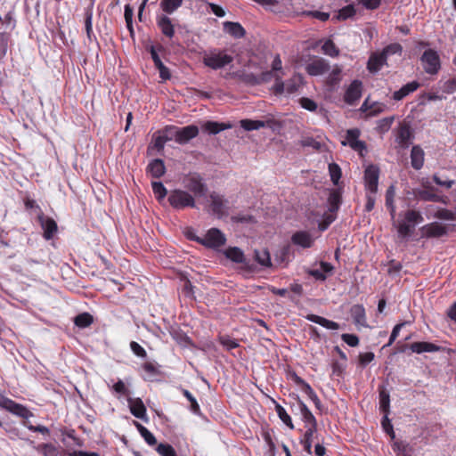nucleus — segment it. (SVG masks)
Returning <instances> with one entry per match:
<instances>
[{"label": "nucleus", "instance_id": "nucleus-1", "mask_svg": "<svg viewBox=\"0 0 456 456\" xmlns=\"http://www.w3.org/2000/svg\"><path fill=\"white\" fill-rule=\"evenodd\" d=\"M169 204L176 209H182L185 208H194L195 200L188 191L183 190H173L168 195Z\"/></svg>", "mask_w": 456, "mask_h": 456}, {"label": "nucleus", "instance_id": "nucleus-2", "mask_svg": "<svg viewBox=\"0 0 456 456\" xmlns=\"http://www.w3.org/2000/svg\"><path fill=\"white\" fill-rule=\"evenodd\" d=\"M232 61V56L223 51H212L209 53H206L203 57L204 64L213 69H222Z\"/></svg>", "mask_w": 456, "mask_h": 456}, {"label": "nucleus", "instance_id": "nucleus-3", "mask_svg": "<svg viewBox=\"0 0 456 456\" xmlns=\"http://www.w3.org/2000/svg\"><path fill=\"white\" fill-rule=\"evenodd\" d=\"M167 131L171 132L175 141L180 144L187 143L199 134V128L194 125L184 127L167 126Z\"/></svg>", "mask_w": 456, "mask_h": 456}, {"label": "nucleus", "instance_id": "nucleus-4", "mask_svg": "<svg viewBox=\"0 0 456 456\" xmlns=\"http://www.w3.org/2000/svg\"><path fill=\"white\" fill-rule=\"evenodd\" d=\"M420 61L426 73L429 75L437 74L440 68V58L433 49L426 50L420 57Z\"/></svg>", "mask_w": 456, "mask_h": 456}, {"label": "nucleus", "instance_id": "nucleus-5", "mask_svg": "<svg viewBox=\"0 0 456 456\" xmlns=\"http://www.w3.org/2000/svg\"><path fill=\"white\" fill-rule=\"evenodd\" d=\"M201 244L209 248H218L224 244V235L216 228L210 229L203 238H195Z\"/></svg>", "mask_w": 456, "mask_h": 456}, {"label": "nucleus", "instance_id": "nucleus-6", "mask_svg": "<svg viewBox=\"0 0 456 456\" xmlns=\"http://www.w3.org/2000/svg\"><path fill=\"white\" fill-rule=\"evenodd\" d=\"M379 177V169L377 166L370 165L364 171V183L367 191L377 193Z\"/></svg>", "mask_w": 456, "mask_h": 456}, {"label": "nucleus", "instance_id": "nucleus-7", "mask_svg": "<svg viewBox=\"0 0 456 456\" xmlns=\"http://www.w3.org/2000/svg\"><path fill=\"white\" fill-rule=\"evenodd\" d=\"M362 84L359 80H354L347 87L344 100L349 105H354L362 96Z\"/></svg>", "mask_w": 456, "mask_h": 456}, {"label": "nucleus", "instance_id": "nucleus-8", "mask_svg": "<svg viewBox=\"0 0 456 456\" xmlns=\"http://www.w3.org/2000/svg\"><path fill=\"white\" fill-rule=\"evenodd\" d=\"M209 198L213 214L222 217L227 211V200L222 195L216 192H212Z\"/></svg>", "mask_w": 456, "mask_h": 456}, {"label": "nucleus", "instance_id": "nucleus-9", "mask_svg": "<svg viewBox=\"0 0 456 456\" xmlns=\"http://www.w3.org/2000/svg\"><path fill=\"white\" fill-rule=\"evenodd\" d=\"M131 413L137 419L147 421L146 407L141 398H127Z\"/></svg>", "mask_w": 456, "mask_h": 456}, {"label": "nucleus", "instance_id": "nucleus-10", "mask_svg": "<svg viewBox=\"0 0 456 456\" xmlns=\"http://www.w3.org/2000/svg\"><path fill=\"white\" fill-rule=\"evenodd\" d=\"M186 187L195 196L202 197L206 195L207 186L199 175L190 176L187 180Z\"/></svg>", "mask_w": 456, "mask_h": 456}, {"label": "nucleus", "instance_id": "nucleus-11", "mask_svg": "<svg viewBox=\"0 0 456 456\" xmlns=\"http://www.w3.org/2000/svg\"><path fill=\"white\" fill-rule=\"evenodd\" d=\"M422 236L427 238H439L446 234V227L439 223H431L421 227Z\"/></svg>", "mask_w": 456, "mask_h": 456}, {"label": "nucleus", "instance_id": "nucleus-12", "mask_svg": "<svg viewBox=\"0 0 456 456\" xmlns=\"http://www.w3.org/2000/svg\"><path fill=\"white\" fill-rule=\"evenodd\" d=\"M37 216L40 225L44 231V237L46 240L52 239L57 232L56 222L53 219L44 216V214H38Z\"/></svg>", "mask_w": 456, "mask_h": 456}, {"label": "nucleus", "instance_id": "nucleus-13", "mask_svg": "<svg viewBox=\"0 0 456 456\" xmlns=\"http://www.w3.org/2000/svg\"><path fill=\"white\" fill-rule=\"evenodd\" d=\"M277 74L284 76L282 62L279 55H275L274 59L273 60L272 69L262 72L260 74L259 79L262 82H269L273 79V76H276Z\"/></svg>", "mask_w": 456, "mask_h": 456}, {"label": "nucleus", "instance_id": "nucleus-14", "mask_svg": "<svg viewBox=\"0 0 456 456\" xmlns=\"http://www.w3.org/2000/svg\"><path fill=\"white\" fill-rule=\"evenodd\" d=\"M330 69L326 60L319 58L315 59L306 66V71L311 76H320L326 73Z\"/></svg>", "mask_w": 456, "mask_h": 456}, {"label": "nucleus", "instance_id": "nucleus-15", "mask_svg": "<svg viewBox=\"0 0 456 456\" xmlns=\"http://www.w3.org/2000/svg\"><path fill=\"white\" fill-rule=\"evenodd\" d=\"M291 241L303 248H309L314 243V238L308 232L299 231L292 235Z\"/></svg>", "mask_w": 456, "mask_h": 456}, {"label": "nucleus", "instance_id": "nucleus-16", "mask_svg": "<svg viewBox=\"0 0 456 456\" xmlns=\"http://www.w3.org/2000/svg\"><path fill=\"white\" fill-rule=\"evenodd\" d=\"M354 322L358 327H367L365 309L362 305H354L350 309Z\"/></svg>", "mask_w": 456, "mask_h": 456}, {"label": "nucleus", "instance_id": "nucleus-17", "mask_svg": "<svg viewBox=\"0 0 456 456\" xmlns=\"http://www.w3.org/2000/svg\"><path fill=\"white\" fill-rule=\"evenodd\" d=\"M385 64H387V59L383 53H374L368 61L367 68L370 72L376 73L379 71Z\"/></svg>", "mask_w": 456, "mask_h": 456}, {"label": "nucleus", "instance_id": "nucleus-18", "mask_svg": "<svg viewBox=\"0 0 456 456\" xmlns=\"http://www.w3.org/2000/svg\"><path fill=\"white\" fill-rule=\"evenodd\" d=\"M333 271V265L327 262H321L320 266L310 271V275L318 281H325Z\"/></svg>", "mask_w": 456, "mask_h": 456}, {"label": "nucleus", "instance_id": "nucleus-19", "mask_svg": "<svg viewBox=\"0 0 456 456\" xmlns=\"http://www.w3.org/2000/svg\"><path fill=\"white\" fill-rule=\"evenodd\" d=\"M305 319L308 320L309 322L317 323L328 330H336L340 328V326L338 322L328 320L324 317H322V316H319L316 314H307L305 316Z\"/></svg>", "mask_w": 456, "mask_h": 456}, {"label": "nucleus", "instance_id": "nucleus-20", "mask_svg": "<svg viewBox=\"0 0 456 456\" xmlns=\"http://www.w3.org/2000/svg\"><path fill=\"white\" fill-rule=\"evenodd\" d=\"M412 134L407 125L401 126L399 128L396 142L402 148H407L411 144Z\"/></svg>", "mask_w": 456, "mask_h": 456}, {"label": "nucleus", "instance_id": "nucleus-21", "mask_svg": "<svg viewBox=\"0 0 456 456\" xmlns=\"http://www.w3.org/2000/svg\"><path fill=\"white\" fill-rule=\"evenodd\" d=\"M411 350L416 354L433 353L439 351L440 347L430 342H414L410 346Z\"/></svg>", "mask_w": 456, "mask_h": 456}, {"label": "nucleus", "instance_id": "nucleus-22", "mask_svg": "<svg viewBox=\"0 0 456 456\" xmlns=\"http://www.w3.org/2000/svg\"><path fill=\"white\" fill-rule=\"evenodd\" d=\"M157 24L166 37L170 38L173 37L175 29L170 18L166 15L159 16L157 19Z\"/></svg>", "mask_w": 456, "mask_h": 456}, {"label": "nucleus", "instance_id": "nucleus-23", "mask_svg": "<svg viewBox=\"0 0 456 456\" xmlns=\"http://www.w3.org/2000/svg\"><path fill=\"white\" fill-rule=\"evenodd\" d=\"M419 87V84L417 81H411L404 85L402 88L395 91L393 94V99L395 101H401L411 93H413Z\"/></svg>", "mask_w": 456, "mask_h": 456}, {"label": "nucleus", "instance_id": "nucleus-24", "mask_svg": "<svg viewBox=\"0 0 456 456\" xmlns=\"http://www.w3.org/2000/svg\"><path fill=\"white\" fill-rule=\"evenodd\" d=\"M223 26L224 30L235 38H241L245 35V29L238 22L225 21Z\"/></svg>", "mask_w": 456, "mask_h": 456}, {"label": "nucleus", "instance_id": "nucleus-25", "mask_svg": "<svg viewBox=\"0 0 456 456\" xmlns=\"http://www.w3.org/2000/svg\"><path fill=\"white\" fill-rule=\"evenodd\" d=\"M411 162L414 169L419 170L423 167L424 164V151L423 150L415 145L412 147L411 151Z\"/></svg>", "mask_w": 456, "mask_h": 456}, {"label": "nucleus", "instance_id": "nucleus-26", "mask_svg": "<svg viewBox=\"0 0 456 456\" xmlns=\"http://www.w3.org/2000/svg\"><path fill=\"white\" fill-rule=\"evenodd\" d=\"M231 124L219 123L216 121H207L203 124L202 129L209 134H216L221 131L232 128Z\"/></svg>", "mask_w": 456, "mask_h": 456}, {"label": "nucleus", "instance_id": "nucleus-27", "mask_svg": "<svg viewBox=\"0 0 456 456\" xmlns=\"http://www.w3.org/2000/svg\"><path fill=\"white\" fill-rule=\"evenodd\" d=\"M148 172L155 178H160L166 172L165 164L162 159H156L148 165Z\"/></svg>", "mask_w": 456, "mask_h": 456}, {"label": "nucleus", "instance_id": "nucleus-28", "mask_svg": "<svg viewBox=\"0 0 456 456\" xmlns=\"http://www.w3.org/2000/svg\"><path fill=\"white\" fill-rule=\"evenodd\" d=\"M300 413L302 415V419L305 424V428H317V423L314 416L307 408V406L302 402L299 403Z\"/></svg>", "mask_w": 456, "mask_h": 456}, {"label": "nucleus", "instance_id": "nucleus-29", "mask_svg": "<svg viewBox=\"0 0 456 456\" xmlns=\"http://www.w3.org/2000/svg\"><path fill=\"white\" fill-rule=\"evenodd\" d=\"M305 432L304 434L303 438L300 440L301 444L303 445V448L305 452L311 455L312 454V443L314 439V435L317 430V428H305Z\"/></svg>", "mask_w": 456, "mask_h": 456}, {"label": "nucleus", "instance_id": "nucleus-30", "mask_svg": "<svg viewBox=\"0 0 456 456\" xmlns=\"http://www.w3.org/2000/svg\"><path fill=\"white\" fill-rule=\"evenodd\" d=\"M240 126L247 131L257 130L261 127L271 126V121L242 119L240 120Z\"/></svg>", "mask_w": 456, "mask_h": 456}, {"label": "nucleus", "instance_id": "nucleus-31", "mask_svg": "<svg viewBox=\"0 0 456 456\" xmlns=\"http://www.w3.org/2000/svg\"><path fill=\"white\" fill-rule=\"evenodd\" d=\"M224 255L227 258L235 263L242 264L245 263L246 260L242 250L237 247L228 248L224 251Z\"/></svg>", "mask_w": 456, "mask_h": 456}, {"label": "nucleus", "instance_id": "nucleus-32", "mask_svg": "<svg viewBox=\"0 0 456 456\" xmlns=\"http://www.w3.org/2000/svg\"><path fill=\"white\" fill-rule=\"evenodd\" d=\"M173 139V134L171 132H167L166 128L162 134H159L154 136V146L158 150H163L166 142Z\"/></svg>", "mask_w": 456, "mask_h": 456}, {"label": "nucleus", "instance_id": "nucleus-33", "mask_svg": "<svg viewBox=\"0 0 456 456\" xmlns=\"http://www.w3.org/2000/svg\"><path fill=\"white\" fill-rule=\"evenodd\" d=\"M395 195V190L393 185L389 186L386 192V206L390 211V215L392 218H395V207L394 205V199Z\"/></svg>", "mask_w": 456, "mask_h": 456}, {"label": "nucleus", "instance_id": "nucleus-34", "mask_svg": "<svg viewBox=\"0 0 456 456\" xmlns=\"http://www.w3.org/2000/svg\"><path fill=\"white\" fill-rule=\"evenodd\" d=\"M414 226L408 223L405 219L400 221L397 224V232L400 237L408 238L411 235Z\"/></svg>", "mask_w": 456, "mask_h": 456}, {"label": "nucleus", "instance_id": "nucleus-35", "mask_svg": "<svg viewBox=\"0 0 456 456\" xmlns=\"http://www.w3.org/2000/svg\"><path fill=\"white\" fill-rule=\"evenodd\" d=\"M8 411L23 419H29L33 415L26 407L15 402L12 403Z\"/></svg>", "mask_w": 456, "mask_h": 456}, {"label": "nucleus", "instance_id": "nucleus-36", "mask_svg": "<svg viewBox=\"0 0 456 456\" xmlns=\"http://www.w3.org/2000/svg\"><path fill=\"white\" fill-rule=\"evenodd\" d=\"M8 411L23 419H29L33 415L26 407L15 402L12 403Z\"/></svg>", "mask_w": 456, "mask_h": 456}, {"label": "nucleus", "instance_id": "nucleus-37", "mask_svg": "<svg viewBox=\"0 0 456 456\" xmlns=\"http://www.w3.org/2000/svg\"><path fill=\"white\" fill-rule=\"evenodd\" d=\"M356 11L354 4H348L343 8H341L338 14L334 17L338 20H345L353 17L355 14Z\"/></svg>", "mask_w": 456, "mask_h": 456}, {"label": "nucleus", "instance_id": "nucleus-38", "mask_svg": "<svg viewBox=\"0 0 456 456\" xmlns=\"http://www.w3.org/2000/svg\"><path fill=\"white\" fill-rule=\"evenodd\" d=\"M182 4L183 0H162L160 5L165 12L171 14L179 8Z\"/></svg>", "mask_w": 456, "mask_h": 456}, {"label": "nucleus", "instance_id": "nucleus-39", "mask_svg": "<svg viewBox=\"0 0 456 456\" xmlns=\"http://www.w3.org/2000/svg\"><path fill=\"white\" fill-rule=\"evenodd\" d=\"M255 258L262 266L269 267L272 265L270 254L266 249L255 250Z\"/></svg>", "mask_w": 456, "mask_h": 456}, {"label": "nucleus", "instance_id": "nucleus-40", "mask_svg": "<svg viewBox=\"0 0 456 456\" xmlns=\"http://www.w3.org/2000/svg\"><path fill=\"white\" fill-rule=\"evenodd\" d=\"M151 187L156 199L161 202L167 194V190L161 182H152Z\"/></svg>", "mask_w": 456, "mask_h": 456}, {"label": "nucleus", "instance_id": "nucleus-41", "mask_svg": "<svg viewBox=\"0 0 456 456\" xmlns=\"http://www.w3.org/2000/svg\"><path fill=\"white\" fill-rule=\"evenodd\" d=\"M389 408H390L389 394L385 389H382L379 391V409L384 414H386V413H389Z\"/></svg>", "mask_w": 456, "mask_h": 456}, {"label": "nucleus", "instance_id": "nucleus-42", "mask_svg": "<svg viewBox=\"0 0 456 456\" xmlns=\"http://www.w3.org/2000/svg\"><path fill=\"white\" fill-rule=\"evenodd\" d=\"M275 411L281 420L288 426L290 429L294 428L290 416L287 413L286 410L280 404H276Z\"/></svg>", "mask_w": 456, "mask_h": 456}, {"label": "nucleus", "instance_id": "nucleus-43", "mask_svg": "<svg viewBox=\"0 0 456 456\" xmlns=\"http://www.w3.org/2000/svg\"><path fill=\"white\" fill-rule=\"evenodd\" d=\"M408 223L415 227L416 224L423 222L421 214L415 210H409L404 214V218Z\"/></svg>", "mask_w": 456, "mask_h": 456}, {"label": "nucleus", "instance_id": "nucleus-44", "mask_svg": "<svg viewBox=\"0 0 456 456\" xmlns=\"http://www.w3.org/2000/svg\"><path fill=\"white\" fill-rule=\"evenodd\" d=\"M417 197L420 200H428V201H435V202L441 201L440 196H438L437 194H436L435 192H433L432 191L428 190V189L419 191L417 192Z\"/></svg>", "mask_w": 456, "mask_h": 456}, {"label": "nucleus", "instance_id": "nucleus-45", "mask_svg": "<svg viewBox=\"0 0 456 456\" xmlns=\"http://www.w3.org/2000/svg\"><path fill=\"white\" fill-rule=\"evenodd\" d=\"M37 451L44 456H58L59 451L57 447L52 444H44L37 447Z\"/></svg>", "mask_w": 456, "mask_h": 456}, {"label": "nucleus", "instance_id": "nucleus-46", "mask_svg": "<svg viewBox=\"0 0 456 456\" xmlns=\"http://www.w3.org/2000/svg\"><path fill=\"white\" fill-rule=\"evenodd\" d=\"M93 322V317L88 313L78 314L75 318V324L79 328H86Z\"/></svg>", "mask_w": 456, "mask_h": 456}, {"label": "nucleus", "instance_id": "nucleus-47", "mask_svg": "<svg viewBox=\"0 0 456 456\" xmlns=\"http://www.w3.org/2000/svg\"><path fill=\"white\" fill-rule=\"evenodd\" d=\"M402 52H403L402 45L400 44L395 43V44H391V45H387V47H385L381 53L387 60L388 56L393 55V54H398L399 56H401Z\"/></svg>", "mask_w": 456, "mask_h": 456}, {"label": "nucleus", "instance_id": "nucleus-48", "mask_svg": "<svg viewBox=\"0 0 456 456\" xmlns=\"http://www.w3.org/2000/svg\"><path fill=\"white\" fill-rule=\"evenodd\" d=\"M156 451L160 456H178L175 449L168 444H159Z\"/></svg>", "mask_w": 456, "mask_h": 456}, {"label": "nucleus", "instance_id": "nucleus-49", "mask_svg": "<svg viewBox=\"0 0 456 456\" xmlns=\"http://www.w3.org/2000/svg\"><path fill=\"white\" fill-rule=\"evenodd\" d=\"M329 173L333 183L337 184L341 177V169L338 165L335 163L329 164Z\"/></svg>", "mask_w": 456, "mask_h": 456}, {"label": "nucleus", "instance_id": "nucleus-50", "mask_svg": "<svg viewBox=\"0 0 456 456\" xmlns=\"http://www.w3.org/2000/svg\"><path fill=\"white\" fill-rule=\"evenodd\" d=\"M360 130L357 129V128H352V129H348L346 131V142H343V144L344 145H351L353 144V142H356L357 140H359V136H360Z\"/></svg>", "mask_w": 456, "mask_h": 456}, {"label": "nucleus", "instance_id": "nucleus-51", "mask_svg": "<svg viewBox=\"0 0 456 456\" xmlns=\"http://www.w3.org/2000/svg\"><path fill=\"white\" fill-rule=\"evenodd\" d=\"M283 76L277 74L276 76H273V79L275 80V83L273 86V90L275 94H281L285 92V83L282 80Z\"/></svg>", "mask_w": 456, "mask_h": 456}, {"label": "nucleus", "instance_id": "nucleus-52", "mask_svg": "<svg viewBox=\"0 0 456 456\" xmlns=\"http://www.w3.org/2000/svg\"><path fill=\"white\" fill-rule=\"evenodd\" d=\"M322 52L331 57H335L338 54V50L337 49L334 43L330 40H327L322 45Z\"/></svg>", "mask_w": 456, "mask_h": 456}, {"label": "nucleus", "instance_id": "nucleus-53", "mask_svg": "<svg viewBox=\"0 0 456 456\" xmlns=\"http://www.w3.org/2000/svg\"><path fill=\"white\" fill-rule=\"evenodd\" d=\"M219 341L227 350H232L239 346L238 341L230 338L229 336H221L219 338Z\"/></svg>", "mask_w": 456, "mask_h": 456}, {"label": "nucleus", "instance_id": "nucleus-54", "mask_svg": "<svg viewBox=\"0 0 456 456\" xmlns=\"http://www.w3.org/2000/svg\"><path fill=\"white\" fill-rule=\"evenodd\" d=\"M85 27H86V36H87L88 39L91 40L92 35H93V12L90 10L86 11V12Z\"/></svg>", "mask_w": 456, "mask_h": 456}, {"label": "nucleus", "instance_id": "nucleus-55", "mask_svg": "<svg viewBox=\"0 0 456 456\" xmlns=\"http://www.w3.org/2000/svg\"><path fill=\"white\" fill-rule=\"evenodd\" d=\"M341 72L342 69L338 66H335L328 77L329 84L331 86L338 84L341 80Z\"/></svg>", "mask_w": 456, "mask_h": 456}, {"label": "nucleus", "instance_id": "nucleus-56", "mask_svg": "<svg viewBox=\"0 0 456 456\" xmlns=\"http://www.w3.org/2000/svg\"><path fill=\"white\" fill-rule=\"evenodd\" d=\"M435 217L438 219L447 220V221H454L456 220V216L454 213L448 209H439L436 214Z\"/></svg>", "mask_w": 456, "mask_h": 456}, {"label": "nucleus", "instance_id": "nucleus-57", "mask_svg": "<svg viewBox=\"0 0 456 456\" xmlns=\"http://www.w3.org/2000/svg\"><path fill=\"white\" fill-rule=\"evenodd\" d=\"M382 428L384 431L388 434L392 438H395V432L393 429V425L391 420L388 419V413L384 414L383 419L381 421Z\"/></svg>", "mask_w": 456, "mask_h": 456}, {"label": "nucleus", "instance_id": "nucleus-58", "mask_svg": "<svg viewBox=\"0 0 456 456\" xmlns=\"http://www.w3.org/2000/svg\"><path fill=\"white\" fill-rule=\"evenodd\" d=\"M370 113H369L370 116H376V115L383 112L387 108L385 103L379 102H370Z\"/></svg>", "mask_w": 456, "mask_h": 456}, {"label": "nucleus", "instance_id": "nucleus-59", "mask_svg": "<svg viewBox=\"0 0 456 456\" xmlns=\"http://www.w3.org/2000/svg\"><path fill=\"white\" fill-rule=\"evenodd\" d=\"M341 338L349 346H356L359 344V338L354 334L345 333V334H342Z\"/></svg>", "mask_w": 456, "mask_h": 456}, {"label": "nucleus", "instance_id": "nucleus-60", "mask_svg": "<svg viewBox=\"0 0 456 456\" xmlns=\"http://www.w3.org/2000/svg\"><path fill=\"white\" fill-rule=\"evenodd\" d=\"M297 383L301 386L302 391L309 397V399L315 395V392L310 385L305 382L302 379L297 378Z\"/></svg>", "mask_w": 456, "mask_h": 456}, {"label": "nucleus", "instance_id": "nucleus-61", "mask_svg": "<svg viewBox=\"0 0 456 456\" xmlns=\"http://www.w3.org/2000/svg\"><path fill=\"white\" fill-rule=\"evenodd\" d=\"M297 383L301 386L302 391L309 397V399L315 395V392L310 385L305 382L302 379L297 378Z\"/></svg>", "mask_w": 456, "mask_h": 456}, {"label": "nucleus", "instance_id": "nucleus-62", "mask_svg": "<svg viewBox=\"0 0 456 456\" xmlns=\"http://www.w3.org/2000/svg\"><path fill=\"white\" fill-rule=\"evenodd\" d=\"M358 4H362L368 10H375L379 7L381 0H356Z\"/></svg>", "mask_w": 456, "mask_h": 456}, {"label": "nucleus", "instance_id": "nucleus-63", "mask_svg": "<svg viewBox=\"0 0 456 456\" xmlns=\"http://www.w3.org/2000/svg\"><path fill=\"white\" fill-rule=\"evenodd\" d=\"M130 348L132 350V352L139 356V357H142V358H145L147 356V354H146V351L144 350L143 347H142L137 342L135 341H132L130 343Z\"/></svg>", "mask_w": 456, "mask_h": 456}, {"label": "nucleus", "instance_id": "nucleus-64", "mask_svg": "<svg viewBox=\"0 0 456 456\" xmlns=\"http://www.w3.org/2000/svg\"><path fill=\"white\" fill-rule=\"evenodd\" d=\"M300 105L302 108H304L309 111H314L317 109L316 102L309 98H305V97L301 98Z\"/></svg>", "mask_w": 456, "mask_h": 456}]
</instances>
